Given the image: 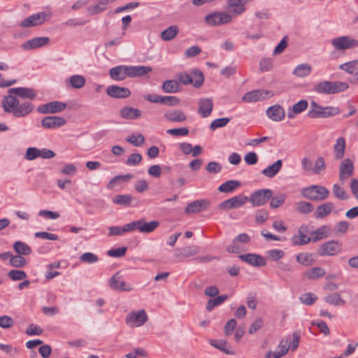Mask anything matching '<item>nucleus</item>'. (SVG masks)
I'll return each mask as SVG.
<instances>
[{
	"mask_svg": "<svg viewBox=\"0 0 358 358\" xmlns=\"http://www.w3.org/2000/svg\"><path fill=\"white\" fill-rule=\"evenodd\" d=\"M8 96L3 98L2 107L5 112L12 113L15 117H23L28 115L34 110V105L30 101L20 103L12 94L21 98L33 100L35 99L36 92L31 88L15 87L8 90Z\"/></svg>",
	"mask_w": 358,
	"mask_h": 358,
	"instance_id": "nucleus-1",
	"label": "nucleus"
},
{
	"mask_svg": "<svg viewBox=\"0 0 358 358\" xmlns=\"http://www.w3.org/2000/svg\"><path fill=\"white\" fill-rule=\"evenodd\" d=\"M348 88V84L345 82L323 80L314 85L313 91L317 94H334Z\"/></svg>",
	"mask_w": 358,
	"mask_h": 358,
	"instance_id": "nucleus-2",
	"label": "nucleus"
},
{
	"mask_svg": "<svg viewBox=\"0 0 358 358\" xmlns=\"http://www.w3.org/2000/svg\"><path fill=\"white\" fill-rule=\"evenodd\" d=\"M341 113L339 108L336 106H322L312 101L308 116L313 119L327 118L338 115Z\"/></svg>",
	"mask_w": 358,
	"mask_h": 358,
	"instance_id": "nucleus-3",
	"label": "nucleus"
},
{
	"mask_svg": "<svg viewBox=\"0 0 358 358\" xmlns=\"http://www.w3.org/2000/svg\"><path fill=\"white\" fill-rule=\"evenodd\" d=\"M329 191L322 185H311L301 190V195L308 199L320 201L327 199L329 196Z\"/></svg>",
	"mask_w": 358,
	"mask_h": 358,
	"instance_id": "nucleus-4",
	"label": "nucleus"
},
{
	"mask_svg": "<svg viewBox=\"0 0 358 358\" xmlns=\"http://www.w3.org/2000/svg\"><path fill=\"white\" fill-rule=\"evenodd\" d=\"M194 78L191 77L187 73L182 72L178 73L176 77L178 78V83H182L185 85L192 84L195 87H200L204 81L203 75L201 71L197 69H194L192 71Z\"/></svg>",
	"mask_w": 358,
	"mask_h": 358,
	"instance_id": "nucleus-5",
	"label": "nucleus"
},
{
	"mask_svg": "<svg viewBox=\"0 0 358 358\" xmlns=\"http://www.w3.org/2000/svg\"><path fill=\"white\" fill-rule=\"evenodd\" d=\"M51 17V15L48 13L41 12L36 14H33L24 20H22L20 27L22 28H29L31 27L38 26L43 24L45 22L48 20Z\"/></svg>",
	"mask_w": 358,
	"mask_h": 358,
	"instance_id": "nucleus-6",
	"label": "nucleus"
},
{
	"mask_svg": "<svg viewBox=\"0 0 358 358\" xmlns=\"http://www.w3.org/2000/svg\"><path fill=\"white\" fill-rule=\"evenodd\" d=\"M331 45L336 50H345L357 47L358 41L348 36H343L333 38Z\"/></svg>",
	"mask_w": 358,
	"mask_h": 358,
	"instance_id": "nucleus-7",
	"label": "nucleus"
},
{
	"mask_svg": "<svg viewBox=\"0 0 358 358\" xmlns=\"http://www.w3.org/2000/svg\"><path fill=\"white\" fill-rule=\"evenodd\" d=\"M273 91L267 90H255L245 93L242 100L245 102H255L267 99L273 96Z\"/></svg>",
	"mask_w": 358,
	"mask_h": 358,
	"instance_id": "nucleus-8",
	"label": "nucleus"
},
{
	"mask_svg": "<svg viewBox=\"0 0 358 358\" xmlns=\"http://www.w3.org/2000/svg\"><path fill=\"white\" fill-rule=\"evenodd\" d=\"M231 16L224 12H214L205 17L206 22L210 26H220L231 21Z\"/></svg>",
	"mask_w": 358,
	"mask_h": 358,
	"instance_id": "nucleus-9",
	"label": "nucleus"
},
{
	"mask_svg": "<svg viewBox=\"0 0 358 358\" xmlns=\"http://www.w3.org/2000/svg\"><path fill=\"white\" fill-rule=\"evenodd\" d=\"M273 192L269 189H262L255 192L250 197L249 201L254 206H259L265 204L272 198Z\"/></svg>",
	"mask_w": 358,
	"mask_h": 358,
	"instance_id": "nucleus-10",
	"label": "nucleus"
},
{
	"mask_svg": "<svg viewBox=\"0 0 358 358\" xmlns=\"http://www.w3.org/2000/svg\"><path fill=\"white\" fill-rule=\"evenodd\" d=\"M66 108V104L61 101H50L37 108V112L41 114H53L60 113Z\"/></svg>",
	"mask_w": 358,
	"mask_h": 358,
	"instance_id": "nucleus-11",
	"label": "nucleus"
},
{
	"mask_svg": "<svg viewBox=\"0 0 358 358\" xmlns=\"http://www.w3.org/2000/svg\"><path fill=\"white\" fill-rule=\"evenodd\" d=\"M126 323L130 327H141L148 320V315L144 310L133 311L126 317Z\"/></svg>",
	"mask_w": 358,
	"mask_h": 358,
	"instance_id": "nucleus-12",
	"label": "nucleus"
},
{
	"mask_svg": "<svg viewBox=\"0 0 358 358\" xmlns=\"http://www.w3.org/2000/svg\"><path fill=\"white\" fill-rule=\"evenodd\" d=\"M341 251V243L338 241H330L322 244L318 249L320 256H334Z\"/></svg>",
	"mask_w": 358,
	"mask_h": 358,
	"instance_id": "nucleus-13",
	"label": "nucleus"
},
{
	"mask_svg": "<svg viewBox=\"0 0 358 358\" xmlns=\"http://www.w3.org/2000/svg\"><path fill=\"white\" fill-rule=\"evenodd\" d=\"M200 248L197 245H187L181 248L174 250V257L177 262H182L184 259H187L195 256L199 252Z\"/></svg>",
	"mask_w": 358,
	"mask_h": 358,
	"instance_id": "nucleus-14",
	"label": "nucleus"
},
{
	"mask_svg": "<svg viewBox=\"0 0 358 358\" xmlns=\"http://www.w3.org/2000/svg\"><path fill=\"white\" fill-rule=\"evenodd\" d=\"M248 200V198L244 195L234 196L229 199L224 201L219 204L218 208L220 210H229L233 208H238L243 206Z\"/></svg>",
	"mask_w": 358,
	"mask_h": 358,
	"instance_id": "nucleus-15",
	"label": "nucleus"
},
{
	"mask_svg": "<svg viewBox=\"0 0 358 358\" xmlns=\"http://www.w3.org/2000/svg\"><path fill=\"white\" fill-rule=\"evenodd\" d=\"M310 234L308 226H301L295 234L291 238V242L293 245H303L310 242L311 238L308 236Z\"/></svg>",
	"mask_w": 358,
	"mask_h": 358,
	"instance_id": "nucleus-16",
	"label": "nucleus"
},
{
	"mask_svg": "<svg viewBox=\"0 0 358 358\" xmlns=\"http://www.w3.org/2000/svg\"><path fill=\"white\" fill-rule=\"evenodd\" d=\"M108 284L111 289L119 292H128L133 289L130 285L122 280L119 273H116L110 278Z\"/></svg>",
	"mask_w": 358,
	"mask_h": 358,
	"instance_id": "nucleus-17",
	"label": "nucleus"
},
{
	"mask_svg": "<svg viewBox=\"0 0 358 358\" xmlns=\"http://www.w3.org/2000/svg\"><path fill=\"white\" fill-rule=\"evenodd\" d=\"M354 173V164L349 158L344 159L339 166V179L344 182L346 179L352 176Z\"/></svg>",
	"mask_w": 358,
	"mask_h": 358,
	"instance_id": "nucleus-18",
	"label": "nucleus"
},
{
	"mask_svg": "<svg viewBox=\"0 0 358 358\" xmlns=\"http://www.w3.org/2000/svg\"><path fill=\"white\" fill-rule=\"evenodd\" d=\"M66 123V120L59 116H47L43 117L41 120L42 127L48 129L61 127Z\"/></svg>",
	"mask_w": 358,
	"mask_h": 358,
	"instance_id": "nucleus-19",
	"label": "nucleus"
},
{
	"mask_svg": "<svg viewBox=\"0 0 358 358\" xmlns=\"http://www.w3.org/2000/svg\"><path fill=\"white\" fill-rule=\"evenodd\" d=\"M106 93L109 96L115 99H124L131 95L129 89L117 85L108 86L106 89Z\"/></svg>",
	"mask_w": 358,
	"mask_h": 358,
	"instance_id": "nucleus-20",
	"label": "nucleus"
},
{
	"mask_svg": "<svg viewBox=\"0 0 358 358\" xmlns=\"http://www.w3.org/2000/svg\"><path fill=\"white\" fill-rule=\"evenodd\" d=\"M50 41V38L46 36L36 37L28 40L21 45L23 50H29L41 48L47 45Z\"/></svg>",
	"mask_w": 358,
	"mask_h": 358,
	"instance_id": "nucleus-21",
	"label": "nucleus"
},
{
	"mask_svg": "<svg viewBox=\"0 0 358 358\" xmlns=\"http://www.w3.org/2000/svg\"><path fill=\"white\" fill-rule=\"evenodd\" d=\"M210 205V202L206 199H200L194 201L189 203L185 209V212L187 214H194L201 212V210L208 208Z\"/></svg>",
	"mask_w": 358,
	"mask_h": 358,
	"instance_id": "nucleus-22",
	"label": "nucleus"
},
{
	"mask_svg": "<svg viewBox=\"0 0 358 358\" xmlns=\"http://www.w3.org/2000/svg\"><path fill=\"white\" fill-rule=\"evenodd\" d=\"M198 113L202 117H207L210 115L213 108V101L209 98H203L198 101Z\"/></svg>",
	"mask_w": 358,
	"mask_h": 358,
	"instance_id": "nucleus-23",
	"label": "nucleus"
},
{
	"mask_svg": "<svg viewBox=\"0 0 358 358\" xmlns=\"http://www.w3.org/2000/svg\"><path fill=\"white\" fill-rule=\"evenodd\" d=\"M109 75L113 80L120 81L129 77V69L127 66H117L110 69Z\"/></svg>",
	"mask_w": 358,
	"mask_h": 358,
	"instance_id": "nucleus-24",
	"label": "nucleus"
},
{
	"mask_svg": "<svg viewBox=\"0 0 358 358\" xmlns=\"http://www.w3.org/2000/svg\"><path fill=\"white\" fill-rule=\"evenodd\" d=\"M266 115L273 121L279 122L284 119L285 112L281 106L274 105L266 110Z\"/></svg>",
	"mask_w": 358,
	"mask_h": 358,
	"instance_id": "nucleus-25",
	"label": "nucleus"
},
{
	"mask_svg": "<svg viewBox=\"0 0 358 358\" xmlns=\"http://www.w3.org/2000/svg\"><path fill=\"white\" fill-rule=\"evenodd\" d=\"M239 258L242 261L245 262L254 266H262L266 264L265 259L259 255L250 253L246 255H241Z\"/></svg>",
	"mask_w": 358,
	"mask_h": 358,
	"instance_id": "nucleus-26",
	"label": "nucleus"
},
{
	"mask_svg": "<svg viewBox=\"0 0 358 358\" xmlns=\"http://www.w3.org/2000/svg\"><path fill=\"white\" fill-rule=\"evenodd\" d=\"M308 101L305 99H302L297 103H294L292 107L287 110V117L289 119H293L296 115L301 113L306 110L308 108Z\"/></svg>",
	"mask_w": 358,
	"mask_h": 358,
	"instance_id": "nucleus-27",
	"label": "nucleus"
},
{
	"mask_svg": "<svg viewBox=\"0 0 358 358\" xmlns=\"http://www.w3.org/2000/svg\"><path fill=\"white\" fill-rule=\"evenodd\" d=\"M334 205L332 202H326L319 205L314 213L317 219H322L328 216L333 210Z\"/></svg>",
	"mask_w": 358,
	"mask_h": 358,
	"instance_id": "nucleus-28",
	"label": "nucleus"
},
{
	"mask_svg": "<svg viewBox=\"0 0 358 358\" xmlns=\"http://www.w3.org/2000/svg\"><path fill=\"white\" fill-rule=\"evenodd\" d=\"M138 231L141 233L149 234L154 231L159 226V222L153 220L149 222L145 221V218L138 220Z\"/></svg>",
	"mask_w": 358,
	"mask_h": 358,
	"instance_id": "nucleus-29",
	"label": "nucleus"
},
{
	"mask_svg": "<svg viewBox=\"0 0 358 358\" xmlns=\"http://www.w3.org/2000/svg\"><path fill=\"white\" fill-rule=\"evenodd\" d=\"M331 229L327 225H323L310 233L313 242H317L327 238L330 235Z\"/></svg>",
	"mask_w": 358,
	"mask_h": 358,
	"instance_id": "nucleus-30",
	"label": "nucleus"
},
{
	"mask_svg": "<svg viewBox=\"0 0 358 358\" xmlns=\"http://www.w3.org/2000/svg\"><path fill=\"white\" fill-rule=\"evenodd\" d=\"M282 161L281 159H278L273 164L263 169L262 173L267 178H272L278 173L282 169Z\"/></svg>",
	"mask_w": 358,
	"mask_h": 358,
	"instance_id": "nucleus-31",
	"label": "nucleus"
},
{
	"mask_svg": "<svg viewBox=\"0 0 358 358\" xmlns=\"http://www.w3.org/2000/svg\"><path fill=\"white\" fill-rule=\"evenodd\" d=\"M120 115L126 120H136L141 117V112L137 108L125 106L120 110Z\"/></svg>",
	"mask_w": 358,
	"mask_h": 358,
	"instance_id": "nucleus-32",
	"label": "nucleus"
},
{
	"mask_svg": "<svg viewBox=\"0 0 358 358\" xmlns=\"http://www.w3.org/2000/svg\"><path fill=\"white\" fill-rule=\"evenodd\" d=\"M164 117L167 120L173 122H182L187 120L186 115L180 110L168 111Z\"/></svg>",
	"mask_w": 358,
	"mask_h": 358,
	"instance_id": "nucleus-33",
	"label": "nucleus"
},
{
	"mask_svg": "<svg viewBox=\"0 0 358 358\" xmlns=\"http://www.w3.org/2000/svg\"><path fill=\"white\" fill-rule=\"evenodd\" d=\"M129 69V77L134 78L137 76H142L152 71V68L145 66H128Z\"/></svg>",
	"mask_w": 358,
	"mask_h": 358,
	"instance_id": "nucleus-34",
	"label": "nucleus"
},
{
	"mask_svg": "<svg viewBox=\"0 0 358 358\" xmlns=\"http://www.w3.org/2000/svg\"><path fill=\"white\" fill-rule=\"evenodd\" d=\"M345 140L343 137H339L334 146V152L336 159H341L345 155Z\"/></svg>",
	"mask_w": 358,
	"mask_h": 358,
	"instance_id": "nucleus-35",
	"label": "nucleus"
},
{
	"mask_svg": "<svg viewBox=\"0 0 358 358\" xmlns=\"http://www.w3.org/2000/svg\"><path fill=\"white\" fill-rule=\"evenodd\" d=\"M251 0H229V6L232 8V12L236 15L241 14L245 10V5Z\"/></svg>",
	"mask_w": 358,
	"mask_h": 358,
	"instance_id": "nucleus-36",
	"label": "nucleus"
},
{
	"mask_svg": "<svg viewBox=\"0 0 358 358\" xmlns=\"http://www.w3.org/2000/svg\"><path fill=\"white\" fill-rule=\"evenodd\" d=\"M241 185L238 180H227L219 186L218 190L220 192L229 193L232 192Z\"/></svg>",
	"mask_w": 358,
	"mask_h": 358,
	"instance_id": "nucleus-37",
	"label": "nucleus"
},
{
	"mask_svg": "<svg viewBox=\"0 0 358 358\" xmlns=\"http://www.w3.org/2000/svg\"><path fill=\"white\" fill-rule=\"evenodd\" d=\"M209 343L212 346L215 348L216 349H218V350L222 351L223 352H224L227 355H234V352L228 348V343H227V341L226 340H222V339L215 340V339H212V340H210Z\"/></svg>",
	"mask_w": 358,
	"mask_h": 358,
	"instance_id": "nucleus-38",
	"label": "nucleus"
},
{
	"mask_svg": "<svg viewBox=\"0 0 358 358\" xmlns=\"http://www.w3.org/2000/svg\"><path fill=\"white\" fill-rule=\"evenodd\" d=\"M179 28L176 25H171L162 31L161 38L164 41L173 40L178 34Z\"/></svg>",
	"mask_w": 358,
	"mask_h": 358,
	"instance_id": "nucleus-39",
	"label": "nucleus"
},
{
	"mask_svg": "<svg viewBox=\"0 0 358 358\" xmlns=\"http://www.w3.org/2000/svg\"><path fill=\"white\" fill-rule=\"evenodd\" d=\"M162 89L166 93H176L180 90L179 83L176 80H165L162 84Z\"/></svg>",
	"mask_w": 358,
	"mask_h": 358,
	"instance_id": "nucleus-40",
	"label": "nucleus"
},
{
	"mask_svg": "<svg viewBox=\"0 0 358 358\" xmlns=\"http://www.w3.org/2000/svg\"><path fill=\"white\" fill-rule=\"evenodd\" d=\"M324 301L331 304L336 306H342L345 304V301L343 300L339 293L333 292L324 297Z\"/></svg>",
	"mask_w": 358,
	"mask_h": 358,
	"instance_id": "nucleus-41",
	"label": "nucleus"
},
{
	"mask_svg": "<svg viewBox=\"0 0 358 358\" xmlns=\"http://www.w3.org/2000/svg\"><path fill=\"white\" fill-rule=\"evenodd\" d=\"M312 71V67L308 64H301L295 67L293 74L299 78L308 76Z\"/></svg>",
	"mask_w": 358,
	"mask_h": 358,
	"instance_id": "nucleus-42",
	"label": "nucleus"
},
{
	"mask_svg": "<svg viewBox=\"0 0 358 358\" xmlns=\"http://www.w3.org/2000/svg\"><path fill=\"white\" fill-rule=\"evenodd\" d=\"M13 248L15 252L20 255H29L31 253V248L22 241H15Z\"/></svg>",
	"mask_w": 358,
	"mask_h": 358,
	"instance_id": "nucleus-43",
	"label": "nucleus"
},
{
	"mask_svg": "<svg viewBox=\"0 0 358 358\" xmlns=\"http://www.w3.org/2000/svg\"><path fill=\"white\" fill-rule=\"evenodd\" d=\"M109 0H99L98 3L87 7V10L90 15H94L103 12L107 8Z\"/></svg>",
	"mask_w": 358,
	"mask_h": 358,
	"instance_id": "nucleus-44",
	"label": "nucleus"
},
{
	"mask_svg": "<svg viewBox=\"0 0 358 358\" xmlns=\"http://www.w3.org/2000/svg\"><path fill=\"white\" fill-rule=\"evenodd\" d=\"M85 84V79L80 75H73L69 79V85L74 89H80Z\"/></svg>",
	"mask_w": 358,
	"mask_h": 358,
	"instance_id": "nucleus-45",
	"label": "nucleus"
},
{
	"mask_svg": "<svg viewBox=\"0 0 358 358\" xmlns=\"http://www.w3.org/2000/svg\"><path fill=\"white\" fill-rule=\"evenodd\" d=\"M296 259L297 262L306 266L312 265L315 262L313 255L306 252H301L298 254Z\"/></svg>",
	"mask_w": 358,
	"mask_h": 358,
	"instance_id": "nucleus-46",
	"label": "nucleus"
},
{
	"mask_svg": "<svg viewBox=\"0 0 358 358\" xmlns=\"http://www.w3.org/2000/svg\"><path fill=\"white\" fill-rule=\"evenodd\" d=\"M325 271L321 267H314L306 271L304 275L308 279H316L324 276Z\"/></svg>",
	"mask_w": 358,
	"mask_h": 358,
	"instance_id": "nucleus-47",
	"label": "nucleus"
},
{
	"mask_svg": "<svg viewBox=\"0 0 358 358\" xmlns=\"http://www.w3.org/2000/svg\"><path fill=\"white\" fill-rule=\"evenodd\" d=\"M228 298L227 295L218 296L215 299H210L208 301L206 304V310L211 311L215 306L222 304Z\"/></svg>",
	"mask_w": 358,
	"mask_h": 358,
	"instance_id": "nucleus-48",
	"label": "nucleus"
},
{
	"mask_svg": "<svg viewBox=\"0 0 358 358\" xmlns=\"http://www.w3.org/2000/svg\"><path fill=\"white\" fill-rule=\"evenodd\" d=\"M134 198L130 194L117 195L113 199V202L121 206H129L131 204Z\"/></svg>",
	"mask_w": 358,
	"mask_h": 358,
	"instance_id": "nucleus-49",
	"label": "nucleus"
},
{
	"mask_svg": "<svg viewBox=\"0 0 358 358\" xmlns=\"http://www.w3.org/2000/svg\"><path fill=\"white\" fill-rule=\"evenodd\" d=\"M358 64V60H352L349 62L342 64L339 66V69L350 74H354L357 72V65Z\"/></svg>",
	"mask_w": 358,
	"mask_h": 358,
	"instance_id": "nucleus-50",
	"label": "nucleus"
},
{
	"mask_svg": "<svg viewBox=\"0 0 358 358\" xmlns=\"http://www.w3.org/2000/svg\"><path fill=\"white\" fill-rule=\"evenodd\" d=\"M313 206L311 203L299 201L296 204V209L298 212L308 214L313 210Z\"/></svg>",
	"mask_w": 358,
	"mask_h": 358,
	"instance_id": "nucleus-51",
	"label": "nucleus"
},
{
	"mask_svg": "<svg viewBox=\"0 0 358 358\" xmlns=\"http://www.w3.org/2000/svg\"><path fill=\"white\" fill-rule=\"evenodd\" d=\"M333 194L340 200H346L349 198L348 193L339 185L334 184L333 185Z\"/></svg>",
	"mask_w": 358,
	"mask_h": 358,
	"instance_id": "nucleus-52",
	"label": "nucleus"
},
{
	"mask_svg": "<svg viewBox=\"0 0 358 358\" xmlns=\"http://www.w3.org/2000/svg\"><path fill=\"white\" fill-rule=\"evenodd\" d=\"M10 264L13 267L21 268L27 264V261L22 255H12L10 259Z\"/></svg>",
	"mask_w": 358,
	"mask_h": 358,
	"instance_id": "nucleus-53",
	"label": "nucleus"
},
{
	"mask_svg": "<svg viewBox=\"0 0 358 358\" xmlns=\"http://www.w3.org/2000/svg\"><path fill=\"white\" fill-rule=\"evenodd\" d=\"M126 141L134 146L138 147L143 144L145 138L143 134H132L126 138Z\"/></svg>",
	"mask_w": 358,
	"mask_h": 358,
	"instance_id": "nucleus-54",
	"label": "nucleus"
},
{
	"mask_svg": "<svg viewBox=\"0 0 358 358\" xmlns=\"http://www.w3.org/2000/svg\"><path fill=\"white\" fill-rule=\"evenodd\" d=\"M229 122L230 118L229 117H222L214 120L210 124V129L212 131H215L217 128L225 127Z\"/></svg>",
	"mask_w": 358,
	"mask_h": 358,
	"instance_id": "nucleus-55",
	"label": "nucleus"
},
{
	"mask_svg": "<svg viewBox=\"0 0 358 358\" xmlns=\"http://www.w3.org/2000/svg\"><path fill=\"white\" fill-rule=\"evenodd\" d=\"M98 260V256L90 252H85L80 257V261L87 264H94L97 262Z\"/></svg>",
	"mask_w": 358,
	"mask_h": 358,
	"instance_id": "nucleus-56",
	"label": "nucleus"
},
{
	"mask_svg": "<svg viewBox=\"0 0 358 358\" xmlns=\"http://www.w3.org/2000/svg\"><path fill=\"white\" fill-rule=\"evenodd\" d=\"M317 299V297L313 293L308 292L302 294L299 297L300 301L305 305L310 306L313 304L316 300Z\"/></svg>",
	"mask_w": 358,
	"mask_h": 358,
	"instance_id": "nucleus-57",
	"label": "nucleus"
},
{
	"mask_svg": "<svg viewBox=\"0 0 358 358\" xmlns=\"http://www.w3.org/2000/svg\"><path fill=\"white\" fill-rule=\"evenodd\" d=\"M8 276L12 280H22L27 278V274L24 271L20 270H11L8 273Z\"/></svg>",
	"mask_w": 358,
	"mask_h": 358,
	"instance_id": "nucleus-58",
	"label": "nucleus"
},
{
	"mask_svg": "<svg viewBox=\"0 0 358 358\" xmlns=\"http://www.w3.org/2000/svg\"><path fill=\"white\" fill-rule=\"evenodd\" d=\"M349 228V223L346 221H341L338 222L334 228L335 233L338 236L344 235Z\"/></svg>",
	"mask_w": 358,
	"mask_h": 358,
	"instance_id": "nucleus-59",
	"label": "nucleus"
},
{
	"mask_svg": "<svg viewBox=\"0 0 358 358\" xmlns=\"http://www.w3.org/2000/svg\"><path fill=\"white\" fill-rule=\"evenodd\" d=\"M326 168L324 159L322 157H318L315 163L314 167H313V171L315 174H320Z\"/></svg>",
	"mask_w": 358,
	"mask_h": 358,
	"instance_id": "nucleus-60",
	"label": "nucleus"
},
{
	"mask_svg": "<svg viewBox=\"0 0 358 358\" xmlns=\"http://www.w3.org/2000/svg\"><path fill=\"white\" fill-rule=\"evenodd\" d=\"M166 132L173 136H185L189 134V129L187 127L174 128L166 130Z\"/></svg>",
	"mask_w": 358,
	"mask_h": 358,
	"instance_id": "nucleus-61",
	"label": "nucleus"
},
{
	"mask_svg": "<svg viewBox=\"0 0 358 358\" xmlns=\"http://www.w3.org/2000/svg\"><path fill=\"white\" fill-rule=\"evenodd\" d=\"M142 160V156L139 153H134L129 156L126 161V164L128 166H136Z\"/></svg>",
	"mask_w": 358,
	"mask_h": 358,
	"instance_id": "nucleus-62",
	"label": "nucleus"
},
{
	"mask_svg": "<svg viewBox=\"0 0 358 358\" xmlns=\"http://www.w3.org/2000/svg\"><path fill=\"white\" fill-rule=\"evenodd\" d=\"M14 324L13 319L8 315H3L0 317V327L3 329H8L13 327Z\"/></svg>",
	"mask_w": 358,
	"mask_h": 358,
	"instance_id": "nucleus-63",
	"label": "nucleus"
},
{
	"mask_svg": "<svg viewBox=\"0 0 358 358\" xmlns=\"http://www.w3.org/2000/svg\"><path fill=\"white\" fill-rule=\"evenodd\" d=\"M268 217V213L264 209L259 210L255 213V220L259 224H263Z\"/></svg>",
	"mask_w": 358,
	"mask_h": 358,
	"instance_id": "nucleus-64",
	"label": "nucleus"
}]
</instances>
